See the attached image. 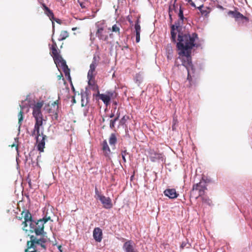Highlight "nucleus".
Returning <instances> with one entry per match:
<instances>
[{
	"instance_id": "nucleus-12",
	"label": "nucleus",
	"mask_w": 252,
	"mask_h": 252,
	"mask_svg": "<svg viewBox=\"0 0 252 252\" xmlns=\"http://www.w3.org/2000/svg\"><path fill=\"white\" fill-rule=\"evenodd\" d=\"M99 200L103 204L104 208L109 209L112 207L111 200L109 197H106L103 195V196H100Z\"/></svg>"
},
{
	"instance_id": "nucleus-33",
	"label": "nucleus",
	"mask_w": 252,
	"mask_h": 252,
	"mask_svg": "<svg viewBox=\"0 0 252 252\" xmlns=\"http://www.w3.org/2000/svg\"><path fill=\"white\" fill-rule=\"evenodd\" d=\"M189 246L190 245L188 243H186V242H183L181 245V247L182 248H184L185 247L189 248Z\"/></svg>"
},
{
	"instance_id": "nucleus-34",
	"label": "nucleus",
	"mask_w": 252,
	"mask_h": 252,
	"mask_svg": "<svg viewBox=\"0 0 252 252\" xmlns=\"http://www.w3.org/2000/svg\"><path fill=\"white\" fill-rule=\"evenodd\" d=\"M50 219V218L45 217L42 219H41V220L43 221V222L45 224L46 222H47Z\"/></svg>"
},
{
	"instance_id": "nucleus-18",
	"label": "nucleus",
	"mask_w": 252,
	"mask_h": 252,
	"mask_svg": "<svg viewBox=\"0 0 252 252\" xmlns=\"http://www.w3.org/2000/svg\"><path fill=\"white\" fill-rule=\"evenodd\" d=\"M96 36L100 39L103 41H107L108 39V36L106 34L105 32L101 31L100 33H98V31L96 32Z\"/></svg>"
},
{
	"instance_id": "nucleus-41",
	"label": "nucleus",
	"mask_w": 252,
	"mask_h": 252,
	"mask_svg": "<svg viewBox=\"0 0 252 252\" xmlns=\"http://www.w3.org/2000/svg\"><path fill=\"white\" fill-rule=\"evenodd\" d=\"M120 116V113L118 111L117 113V116L114 119H117V121L119 120Z\"/></svg>"
},
{
	"instance_id": "nucleus-3",
	"label": "nucleus",
	"mask_w": 252,
	"mask_h": 252,
	"mask_svg": "<svg viewBox=\"0 0 252 252\" xmlns=\"http://www.w3.org/2000/svg\"><path fill=\"white\" fill-rule=\"evenodd\" d=\"M47 242L46 238H37L34 235L30 236V241L27 242V249L25 250V252H28L29 249H33L32 251L29 252H40V249L38 246H40L43 249L44 252L46 250V246L45 243Z\"/></svg>"
},
{
	"instance_id": "nucleus-25",
	"label": "nucleus",
	"mask_w": 252,
	"mask_h": 252,
	"mask_svg": "<svg viewBox=\"0 0 252 252\" xmlns=\"http://www.w3.org/2000/svg\"><path fill=\"white\" fill-rule=\"evenodd\" d=\"M68 36V33L66 31H63L60 34L59 40L61 41L65 39Z\"/></svg>"
},
{
	"instance_id": "nucleus-47",
	"label": "nucleus",
	"mask_w": 252,
	"mask_h": 252,
	"mask_svg": "<svg viewBox=\"0 0 252 252\" xmlns=\"http://www.w3.org/2000/svg\"><path fill=\"white\" fill-rule=\"evenodd\" d=\"M54 20H55L56 22L58 23H60V20L59 19H55L54 18V19H53Z\"/></svg>"
},
{
	"instance_id": "nucleus-42",
	"label": "nucleus",
	"mask_w": 252,
	"mask_h": 252,
	"mask_svg": "<svg viewBox=\"0 0 252 252\" xmlns=\"http://www.w3.org/2000/svg\"><path fill=\"white\" fill-rule=\"evenodd\" d=\"M173 57V54H171V55H169V54H167V58L168 60H171Z\"/></svg>"
},
{
	"instance_id": "nucleus-8",
	"label": "nucleus",
	"mask_w": 252,
	"mask_h": 252,
	"mask_svg": "<svg viewBox=\"0 0 252 252\" xmlns=\"http://www.w3.org/2000/svg\"><path fill=\"white\" fill-rule=\"evenodd\" d=\"M148 153L149 158L152 162L165 161V158L162 153L155 151L153 149H150Z\"/></svg>"
},
{
	"instance_id": "nucleus-17",
	"label": "nucleus",
	"mask_w": 252,
	"mask_h": 252,
	"mask_svg": "<svg viewBox=\"0 0 252 252\" xmlns=\"http://www.w3.org/2000/svg\"><path fill=\"white\" fill-rule=\"evenodd\" d=\"M42 7L45 10L46 14L50 18V19H54V13L45 4H42Z\"/></svg>"
},
{
	"instance_id": "nucleus-5",
	"label": "nucleus",
	"mask_w": 252,
	"mask_h": 252,
	"mask_svg": "<svg viewBox=\"0 0 252 252\" xmlns=\"http://www.w3.org/2000/svg\"><path fill=\"white\" fill-rule=\"evenodd\" d=\"M34 225H32V227L31 228V232H34L36 237L37 238L39 236H41L40 238H46L47 239L46 232L44 231V223L39 219L37 221H33Z\"/></svg>"
},
{
	"instance_id": "nucleus-35",
	"label": "nucleus",
	"mask_w": 252,
	"mask_h": 252,
	"mask_svg": "<svg viewBox=\"0 0 252 252\" xmlns=\"http://www.w3.org/2000/svg\"><path fill=\"white\" fill-rule=\"evenodd\" d=\"M126 120L127 119H126V116H123V118L120 120V124L122 125L126 123Z\"/></svg>"
},
{
	"instance_id": "nucleus-48",
	"label": "nucleus",
	"mask_w": 252,
	"mask_h": 252,
	"mask_svg": "<svg viewBox=\"0 0 252 252\" xmlns=\"http://www.w3.org/2000/svg\"><path fill=\"white\" fill-rule=\"evenodd\" d=\"M203 4H202L201 5L199 6V7H197V8H198V9H199V10H200V11L201 10H202V8L203 7Z\"/></svg>"
},
{
	"instance_id": "nucleus-37",
	"label": "nucleus",
	"mask_w": 252,
	"mask_h": 252,
	"mask_svg": "<svg viewBox=\"0 0 252 252\" xmlns=\"http://www.w3.org/2000/svg\"><path fill=\"white\" fill-rule=\"evenodd\" d=\"M140 34H136V42L137 43L139 42L140 41Z\"/></svg>"
},
{
	"instance_id": "nucleus-52",
	"label": "nucleus",
	"mask_w": 252,
	"mask_h": 252,
	"mask_svg": "<svg viewBox=\"0 0 252 252\" xmlns=\"http://www.w3.org/2000/svg\"><path fill=\"white\" fill-rule=\"evenodd\" d=\"M187 1L190 4V3L191 2V1H192V0H187Z\"/></svg>"
},
{
	"instance_id": "nucleus-30",
	"label": "nucleus",
	"mask_w": 252,
	"mask_h": 252,
	"mask_svg": "<svg viewBox=\"0 0 252 252\" xmlns=\"http://www.w3.org/2000/svg\"><path fill=\"white\" fill-rule=\"evenodd\" d=\"M116 121L117 119H114L113 120H110L109 126L111 129H113V128H114Z\"/></svg>"
},
{
	"instance_id": "nucleus-50",
	"label": "nucleus",
	"mask_w": 252,
	"mask_h": 252,
	"mask_svg": "<svg viewBox=\"0 0 252 252\" xmlns=\"http://www.w3.org/2000/svg\"><path fill=\"white\" fill-rule=\"evenodd\" d=\"M114 116V113H111V114L109 116V117L110 118H113Z\"/></svg>"
},
{
	"instance_id": "nucleus-21",
	"label": "nucleus",
	"mask_w": 252,
	"mask_h": 252,
	"mask_svg": "<svg viewBox=\"0 0 252 252\" xmlns=\"http://www.w3.org/2000/svg\"><path fill=\"white\" fill-rule=\"evenodd\" d=\"M176 1V0H175L174 3L173 4L172 6H169L168 13H169V19H170V22H172V14H171V11L172 10H174L176 12V6L175 5Z\"/></svg>"
},
{
	"instance_id": "nucleus-32",
	"label": "nucleus",
	"mask_w": 252,
	"mask_h": 252,
	"mask_svg": "<svg viewBox=\"0 0 252 252\" xmlns=\"http://www.w3.org/2000/svg\"><path fill=\"white\" fill-rule=\"evenodd\" d=\"M135 79L137 82H139V83H141L142 82V77L141 75L139 74H137L135 76Z\"/></svg>"
},
{
	"instance_id": "nucleus-6",
	"label": "nucleus",
	"mask_w": 252,
	"mask_h": 252,
	"mask_svg": "<svg viewBox=\"0 0 252 252\" xmlns=\"http://www.w3.org/2000/svg\"><path fill=\"white\" fill-rule=\"evenodd\" d=\"M206 189L205 183L200 182L193 185L190 191V195L195 198H197L199 196H201L204 194L205 190Z\"/></svg>"
},
{
	"instance_id": "nucleus-31",
	"label": "nucleus",
	"mask_w": 252,
	"mask_h": 252,
	"mask_svg": "<svg viewBox=\"0 0 252 252\" xmlns=\"http://www.w3.org/2000/svg\"><path fill=\"white\" fill-rule=\"evenodd\" d=\"M78 2L79 3L82 8H86L87 6V3L86 2L80 0H78Z\"/></svg>"
},
{
	"instance_id": "nucleus-55",
	"label": "nucleus",
	"mask_w": 252,
	"mask_h": 252,
	"mask_svg": "<svg viewBox=\"0 0 252 252\" xmlns=\"http://www.w3.org/2000/svg\"><path fill=\"white\" fill-rule=\"evenodd\" d=\"M104 121H105V119H104V118H102V122H104Z\"/></svg>"
},
{
	"instance_id": "nucleus-22",
	"label": "nucleus",
	"mask_w": 252,
	"mask_h": 252,
	"mask_svg": "<svg viewBox=\"0 0 252 252\" xmlns=\"http://www.w3.org/2000/svg\"><path fill=\"white\" fill-rule=\"evenodd\" d=\"M52 105L54 106V107H56V110L55 112H53L54 113L52 118L54 119L55 120H57L58 118V104L57 101L54 102V103L52 104Z\"/></svg>"
},
{
	"instance_id": "nucleus-53",
	"label": "nucleus",
	"mask_w": 252,
	"mask_h": 252,
	"mask_svg": "<svg viewBox=\"0 0 252 252\" xmlns=\"http://www.w3.org/2000/svg\"><path fill=\"white\" fill-rule=\"evenodd\" d=\"M129 22L130 24L132 23V21L131 20H129Z\"/></svg>"
},
{
	"instance_id": "nucleus-46",
	"label": "nucleus",
	"mask_w": 252,
	"mask_h": 252,
	"mask_svg": "<svg viewBox=\"0 0 252 252\" xmlns=\"http://www.w3.org/2000/svg\"><path fill=\"white\" fill-rule=\"evenodd\" d=\"M58 249L60 252H62V246L61 245L58 246Z\"/></svg>"
},
{
	"instance_id": "nucleus-51",
	"label": "nucleus",
	"mask_w": 252,
	"mask_h": 252,
	"mask_svg": "<svg viewBox=\"0 0 252 252\" xmlns=\"http://www.w3.org/2000/svg\"><path fill=\"white\" fill-rule=\"evenodd\" d=\"M71 89H72V90L73 91V92H75V89L73 86V85L71 84Z\"/></svg>"
},
{
	"instance_id": "nucleus-45",
	"label": "nucleus",
	"mask_w": 252,
	"mask_h": 252,
	"mask_svg": "<svg viewBox=\"0 0 252 252\" xmlns=\"http://www.w3.org/2000/svg\"><path fill=\"white\" fill-rule=\"evenodd\" d=\"M71 101H72L73 104L76 103V100H75V96H72Z\"/></svg>"
},
{
	"instance_id": "nucleus-56",
	"label": "nucleus",
	"mask_w": 252,
	"mask_h": 252,
	"mask_svg": "<svg viewBox=\"0 0 252 252\" xmlns=\"http://www.w3.org/2000/svg\"><path fill=\"white\" fill-rule=\"evenodd\" d=\"M75 29H76V28H72V30H73V31L75 30Z\"/></svg>"
},
{
	"instance_id": "nucleus-14",
	"label": "nucleus",
	"mask_w": 252,
	"mask_h": 252,
	"mask_svg": "<svg viewBox=\"0 0 252 252\" xmlns=\"http://www.w3.org/2000/svg\"><path fill=\"white\" fill-rule=\"evenodd\" d=\"M81 96V106H87L89 103V94L87 93V89L86 88V91H84L82 90L80 93Z\"/></svg>"
},
{
	"instance_id": "nucleus-28",
	"label": "nucleus",
	"mask_w": 252,
	"mask_h": 252,
	"mask_svg": "<svg viewBox=\"0 0 252 252\" xmlns=\"http://www.w3.org/2000/svg\"><path fill=\"white\" fill-rule=\"evenodd\" d=\"M84 108L83 109V115L85 117H86L89 113L90 106L87 105V106H84Z\"/></svg>"
},
{
	"instance_id": "nucleus-39",
	"label": "nucleus",
	"mask_w": 252,
	"mask_h": 252,
	"mask_svg": "<svg viewBox=\"0 0 252 252\" xmlns=\"http://www.w3.org/2000/svg\"><path fill=\"white\" fill-rule=\"evenodd\" d=\"M128 154V153L126 152V150L122 151L121 152L122 156L125 155V156H126Z\"/></svg>"
},
{
	"instance_id": "nucleus-49",
	"label": "nucleus",
	"mask_w": 252,
	"mask_h": 252,
	"mask_svg": "<svg viewBox=\"0 0 252 252\" xmlns=\"http://www.w3.org/2000/svg\"><path fill=\"white\" fill-rule=\"evenodd\" d=\"M192 7H196V5L195 4V3L193 2V1H191V2L190 3V4Z\"/></svg>"
},
{
	"instance_id": "nucleus-40",
	"label": "nucleus",
	"mask_w": 252,
	"mask_h": 252,
	"mask_svg": "<svg viewBox=\"0 0 252 252\" xmlns=\"http://www.w3.org/2000/svg\"><path fill=\"white\" fill-rule=\"evenodd\" d=\"M52 40L53 42V44H52V47H55V48H57V44H56V43L55 42V41L53 39H52Z\"/></svg>"
},
{
	"instance_id": "nucleus-44",
	"label": "nucleus",
	"mask_w": 252,
	"mask_h": 252,
	"mask_svg": "<svg viewBox=\"0 0 252 252\" xmlns=\"http://www.w3.org/2000/svg\"><path fill=\"white\" fill-rule=\"evenodd\" d=\"M36 133V131H34V129H33V131H32L31 135L32 136H34L35 137Z\"/></svg>"
},
{
	"instance_id": "nucleus-1",
	"label": "nucleus",
	"mask_w": 252,
	"mask_h": 252,
	"mask_svg": "<svg viewBox=\"0 0 252 252\" xmlns=\"http://www.w3.org/2000/svg\"><path fill=\"white\" fill-rule=\"evenodd\" d=\"M179 19L174 24L171 25V38L173 42H176L177 32H178V42L176 47L178 50L179 59L182 62V65L185 66L188 71V80L190 81L192 75L194 76L195 69L191 61V50L193 47L198 48L200 44L195 43V40L198 39V34L196 32L190 33L189 32H183L182 27L183 25L184 16L183 10L181 6H180L178 13Z\"/></svg>"
},
{
	"instance_id": "nucleus-20",
	"label": "nucleus",
	"mask_w": 252,
	"mask_h": 252,
	"mask_svg": "<svg viewBox=\"0 0 252 252\" xmlns=\"http://www.w3.org/2000/svg\"><path fill=\"white\" fill-rule=\"evenodd\" d=\"M117 138L115 133H112L109 139V142L110 145H115L117 142Z\"/></svg>"
},
{
	"instance_id": "nucleus-23",
	"label": "nucleus",
	"mask_w": 252,
	"mask_h": 252,
	"mask_svg": "<svg viewBox=\"0 0 252 252\" xmlns=\"http://www.w3.org/2000/svg\"><path fill=\"white\" fill-rule=\"evenodd\" d=\"M202 202L208 206L212 205L211 200L207 196H204L202 198Z\"/></svg>"
},
{
	"instance_id": "nucleus-36",
	"label": "nucleus",
	"mask_w": 252,
	"mask_h": 252,
	"mask_svg": "<svg viewBox=\"0 0 252 252\" xmlns=\"http://www.w3.org/2000/svg\"><path fill=\"white\" fill-rule=\"evenodd\" d=\"M200 12L201 13L202 15L204 16H206L208 13V12L206 10H202L200 11Z\"/></svg>"
},
{
	"instance_id": "nucleus-4",
	"label": "nucleus",
	"mask_w": 252,
	"mask_h": 252,
	"mask_svg": "<svg viewBox=\"0 0 252 252\" xmlns=\"http://www.w3.org/2000/svg\"><path fill=\"white\" fill-rule=\"evenodd\" d=\"M52 52L53 55V59L57 66H61L67 79L71 81L70 75V69L66 65V61L59 55L58 52L57 48L52 47Z\"/></svg>"
},
{
	"instance_id": "nucleus-2",
	"label": "nucleus",
	"mask_w": 252,
	"mask_h": 252,
	"mask_svg": "<svg viewBox=\"0 0 252 252\" xmlns=\"http://www.w3.org/2000/svg\"><path fill=\"white\" fill-rule=\"evenodd\" d=\"M44 104L43 101H40L31 104L30 107L32 108V116L35 119V123L34 126V131H36L35 139L37 144V148L40 152H43L45 147V140L46 137L43 132L40 134V128L42 127L43 118L41 111V108ZM20 111L18 114V130L20 131L21 126L24 120L23 114L24 113H28L29 111L30 106L26 102V100L22 101L20 104Z\"/></svg>"
},
{
	"instance_id": "nucleus-7",
	"label": "nucleus",
	"mask_w": 252,
	"mask_h": 252,
	"mask_svg": "<svg viewBox=\"0 0 252 252\" xmlns=\"http://www.w3.org/2000/svg\"><path fill=\"white\" fill-rule=\"evenodd\" d=\"M227 14L234 18L238 24H246L248 23L249 20L247 17L244 16L237 10H230L227 12Z\"/></svg>"
},
{
	"instance_id": "nucleus-24",
	"label": "nucleus",
	"mask_w": 252,
	"mask_h": 252,
	"mask_svg": "<svg viewBox=\"0 0 252 252\" xmlns=\"http://www.w3.org/2000/svg\"><path fill=\"white\" fill-rule=\"evenodd\" d=\"M136 34H140L141 28L139 24V21L137 20L134 25Z\"/></svg>"
},
{
	"instance_id": "nucleus-10",
	"label": "nucleus",
	"mask_w": 252,
	"mask_h": 252,
	"mask_svg": "<svg viewBox=\"0 0 252 252\" xmlns=\"http://www.w3.org/2000/svg\"><path fill=\"white\" fill-rule=\"evenodd\" d=\"M96 63L95 60H94L90 66V69L88 72L87 78L88 79V84L89 85H92V81L93 79H94V72L95 71L96 66Z\"/></svg>"
},
{
	"instance_id": "nucleus-43",
	"label": "nucleus",
	"mask_w": 252,
	"mask_h": 252,
	"mask_svg": "<svg viewBox=\"0 0 252 252\" xmlns=\"http://www.w3.org/2000/svg\"><path fill=\"white\" fill-rule=\"evenodd\" d=\"M122 158L124 162L126 163V156H125V155H123V156H122Z\"/></svg>"
},
{
	"instance_id": "nucleus-19",
	"label": "nucleus",
	"mask_w": 252,
	"mask_h": 252,
	"mask_svg": "<svg viewBox=\"0 0 252 252\" xmlns=\"http://www.w3.org/2000/svg\"><path fill=\"white\" fill-rule=\"evenodd\" d=\"M95 26L97 28L98 33H100L101 31H104V25L103 22H98L96 23Z\"/></svg>"
},
{
	"instance_id": "nucleus-13",
	"label": "nucleus",
	"mask_w": 252,
	"mask_h": 252,
	"mask_svg": "<svg viewBox=\"0 0 252 252\" xmlns=\"http://www.w3.org/2000/svg\"><path fill=\"white\" fill-rule=\"evenodd\" d=\"M163 193L165 196L168 197L170 199H175L178 196V193H177L174 189H167L164 191Z\"/></svg>"
},
{
	"instance_id": "nucleus-29",
	"label": "nucleus",
	"mask_w": 252,
	"mask_h": 252,
	"mask_svg": "<svg viewBox=\"0 0 252 252\" xmlns=\"http://www.w3.org/2000/svg\"><path fill=\"white\" fill-rule=\"evenodd\" d=\"M112 31L115 32H120V28L117 24L112 26Z\"/></svg>"
},
{
	"instance_id": "nucleus-27",
	"label": "nucleus",
	"mask_w": 252,
	"mask_h": 252,
	"mask_svg": "<svg viewBox=\"0 0 252 252\" xmlns=\"http://www.w3.org/2000/svg\"><path fill=\"white\" fill-rule=\"evenodd\" d=\"M95 191V197L96 199H99L100 196H103V195H101V193L98 191L97 188L96 187L94 189Z\"/></svg>"
},
{
	"instance_id": "nucleus-9",
	"label": "nucleus",
	"mask_w": 252,
	"mask_h": 252,
	"mask_svg": "<svg viewBox=\"0 0 252 252\" xmlns=\"http://www.w3.org/2000/svg\"><path fill=\"white\" fill-rule=\"evenodd\" d=\"M23 213H24V218L25 220V221L23 223L24 224L23 229L27 231L25 228L28 226V223H29L30 228L32 227V225H34L33 223L34 220L32 219L31 214L28 210L23 211Z\"/></svg>"
},
{
	"instance_id": "nucleus-38",
	"label": "nucleus",
	"mask_w": 252,
	"mask_h": 252,
	"mask_svg": "<svg viewBox=\"0 0 252 252\" xmlns=\"http://www.w3.org/2000/svg\"><path fill=\"white\" fill-rule=\"evenodd\" d=\"M32 152H30L28 155H25V161L27 162L29 159V157H30L31 156Z\"/></svg>"
},
{
	"instance_id": "nucleus-54",
	"label": "nucleus",
	"mask_w": 252,
	"mask_h": 252,
	"mask_svg": "<svg viewBox=\"0 0 252 252\" xmlns=\"http://www.w3.org/2000/svg\"><path fill=\"white\" fill-rule=\"evenodd\" d=\"M16 150H17V153H18V147L17 146L16 147ZM18 155H19V154H18Z\"/></svg>"
},
{
	"instance_id": "nucleus-15",
	"label": "nucleus",
	"mask_w": 252,
	"mask_h": 252,
	"mask_svg": "<svg viewBox=\"0 0 252 252\" xmlns=\"http://www.w3.org/2000/svg\"><path fill=\"white\" fill-rule=\"evenodd\" d=\"M93 237L95 241L100 242L102 239V231L99 227H95L93 231Z\"/></svg>"
},
{
	"instance_id": "nucleus-16",
	"label": "nucleus",
	"mask_w": 252,
	"mask_h": 252,
	"mask_svg": "<svg viewBox=\"0 0 252 252\" xmlns=\"http://www.w3.org/2000/svg\"><path fill=\"white\" fill-rule=\"evenodd\" d=\"M102 151L104 152V155L107 158H110V155L111 153L110 148L108 146L106 140L103 141L102 143Z\"/></svg>"
},
{
	"instance_id": "nucleus-11",
	"label": "nucleus",
	"mask_w": 252,
	"mask_h": 252,
	"mask_svg": "<svg viewBox=\"0 0 252 252\" xmlns=\"http://www.w3.org/2000/svg\"><path fill=\"white\" fill-rule=\"evenodd\" d=\"M98 94L96 95L99 97V98L103 102V103L107 106L108 105L111 100L113 94L109 93V94H99V92L97 89Z\"/></svg>"
},
{
	"instance_id": "nucleus-26",
	"label": "nucleus",
	"mask_w": 252,
	"mask_h": 252,
	"mask_svg": "<svg viewBox=\"0 0 252 252\" xmlns=\"http://www.w3.org/2000/svg\"><path fill=\"white\" fill-rule=\"evenodd\" d=\"M167 54H173V49L170 44H168L166 48Z\"/></svg>"
}]
</instances>
